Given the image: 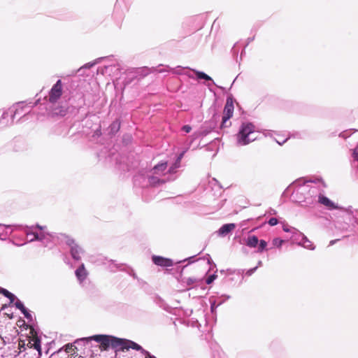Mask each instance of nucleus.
<instances>
[{"label":"nucleus","instance_id":"26","mask_svg":"<svg viewBox=\"0 0 358 358\" xmlns=\"http://www.w3.org/2000/svg\"><path fill=\"white\" fill-rule=\"evenodd\" d=\"M182 130L187 133H189L191 131V127L189 125H185L182 127Z\"/></svg>","mask_w":358,"mask_h":358},{"label":"nucleus","instance_id":"5","mask_svg":"<svg viewBox=\"0 0 358 358\" xmlns=\"http://www.w3.org/2000/svg\"><path fill=\"white\" fill-rule=\"evenodd\" d=\"M234 104L231 99H227L224 111H223V117H222V127H224L228 120H229L234 113Z\"/></svg>","mask_w":358,"mask_h":358},{"label":"nucleus","instance_id":"3","mask_svg":"<svg viewBox=\"0 0 358 358\" xmlns=\"http://www.w3.org/2000/svg\"><path fill=\"white\" fill-rule=\"evenodd\" d=\"M82 340L95 341L97 343H100V348L103 350H107L110 344V337L105 335H95L87 338H82Z\"/></svg>","mask_w":358,"mask_h":358},{"label":"nucleus","instance_id":"28","mask_svg":"<svg viewBox=\"0 0 358 358\" xmlns=\"http://www.w3.org/2000/svg\"><path fill=\"white\" fill-rule=\"evenodd\" d=\"M34 345V348L36 349H37V350L40 349V345H39V343H38L37 341H35V343Z\"/></svg>","mask_w":358,"mask_h":358},{"label":"nucleus","instance_id":"33","mask_svg":"<svg viewBox=\"0 0 358 358\" xmlns=\"http://www.w3.org/2000/svg\"><path fill=\"white\" fill-rule=\"evenodd\" d=\"M334 241H331L330 242V244H331V245H332V244H334Z\"/></svg>","mask_w":358,"mask_h":358},{"label":"nucleus","instance_id":"27","mask_svg":"<svg viewBox=\"0 0 358 358\" xmlns=\"http://www.w3.org/2000/svg\"><path fill=\"white\" fill-rule=\"evenodd\" d=\"M257 267H255L254 268H252L247 271V274L250 275L256 269Z\"/></svg>","mask_w":358,"mask_h":358},{"label":"nucleus","instance_id":"1","mask_svg":"<svg viewBox=\"0 0 358 358\" xmlns=\"http://www.w3.org/2000/svg\"><path fill=\"white\" fill-rule=\"evenodd\" d=\"M257 138L255 133V127L251 123H243L238 134V143L245 145L254 141Z\"/></svg>","mask_w":358,"mask_h":358},{"label":"nucleus","instance_id":"16","mask_svg":"<svg viewBox=\"0 0 358 358\" xmlns=\"http://www.w3.org/2000/svg\"><path fill=\"white\" fill-rule=\"evenodd\" d=\"M258 238L255 236H252L248 238L247 245L250 247L255 248L258 243Z\"/></svg>","mask_w":358,"mask_h":358},{"label":"nucleus","instance_id":"19","mask_svg":"<svg viewBox=\"0 0 358 358\" xmlns=\"http://www.w3.org/2000/svg\"><path fill=\"white\" fill-rule=\"evenodd\" d=\"M183 154H184V153H181V154L180 155V156L178 157V160H177V162H176V164H175L172 167H171V169H170V170H169V172H170V173L173 172L174 169H176V168H178V167L179 166L180 162V160H181V159H182V156H183Z\"/></svg>","mask_w":358,"mask_h":358},{"label":"nucleus","instance_id":"6","mask_svg":"<svg viewBox=\"0 0 358 358\" xmlns=\"http://www.w3.org/2000/svg\"><path fill=\"white\" fill-rule=\"evenodd\" d=\"M319 202L324 206H327L329 209H336L338 208V207L330 199H329L327 197L320 195L319 196Z\"/></svg>","mask_w":358,"mask_h":358},{"label":"nucleus","instance_id":"22","mask_svg":"<svg viewBox=\"0 0 358 358\" xmlns=\"http://www.w3.org/2000/svg\"><path fill=\"white\" fill-rule=\"evenodd\" d=\"M266 245L267 244H266V242L265 241H263V240L260 241V242H259V250L260 251L263 250L266 248Z\"/></svg>","mask_w":358,"mask_h":358},{"label":"nucleus","instance_id":"4","mask_svg":"<svg viewBox=\"0 0 358 358\" xmlns=\"http://www.w3.org/2000/svg\"><path fill=\"white\" fill-rule=\"evenodd\" d=\"M62 85L60 80H59L56 84H55L50 92L49 101L52 103L56 102L62 96Z\"/></svg>","mask_w":358,"mask_h":358},{"label":"nucleus","instance_id":"9","mask_svg":"<svg viewBox=\"0 0 358 358\" xmlns=\"http://www.w3.org/2000/svg\"><path fill=\"white\" fill-rule=\"evenodd\" d=\"M15 306L17 308H18L19 310H20L22 311V313H23V315H24V317L26 318L31 319V314L27 311V310L24 306L23 303L19 299H17L15 301Z\"/></svg>","mask_w":358,"mask_h":358},{"label":"nucleus","instance_id":"20","mask_svg":"<svg viewBox=\"0 0 358 358\" xmlns=\"http://www.w3.org/2000/svg\"><path fill=\"white\" fill-rule=\"evenodd\" d=\"M282 243H283V241L280 240V239H278V238H275L273 241V245L277 246V247H280L282 245Z\"/></svg>","mask_w":358,"mask_h":358},{"label":"nucleus","instance_id":"23","mask_svg":"<svg viewBox=\"0 0 358 358\" xmlns=\"http://www.w3.org/2000/svg\"><path fill=\"white\" fill-rule=\"evenodd\" d=\"M268 224L271 225V226H275L278 224V220L276 218H274V217H272L268 221Z\"/></svg>","mask_w":358,"mask_h":358},{"label":"nucleus","instance_id":"13","mask_svg":"<svg viewBox=\"0 0 358 358\" xmlns=\"http://www.w3.org/2000/svg\"><path fill=\"white\" fill-rule=\"evenodd\" d=\"M166 167H167L166 162L159 164L153 168L154 173L159 174L161 172H163L164 171H165Z\"/></svg>","mask_w":358,"mask_h":358},{"label":"nucleus","instance_id":"12","mask_svg":"<svg viewBox=\"0 0 358 358\" xmlns=\"http://www.w3.org/2000/svg\"><path fill=\"white\" fill-rule=\"evenodd\" d=\"M81 252V248L77 245H74L71 246V254L74 259H80V253Z\"/></svg>","mask_w":358,"mask_h":358},{"label":"nucleus","instance_id":"25","mask_svg":"<svg viewBox=\"0 0 358 358\" xmlns=\"http://www.w3.org/2000/svg\"><path fill=\"white\" fill-rule=\"evenodd\" d=\"M142 352L144 353L146 355L145 358H156L155 357L150 355L147 351L144 350H141Z\"/></svg>","mask_w":358,"mask_h":358},{"label":"nucleus","instance_id":"34","mask_svg":"<svg viewBox=\"0 0 358 358\" xmlns=\"http://www.w3.org/2000/svg\"><path fill=\"white\" fill-rule=\"evenodd\" d=\"M261 264H262V262H261V261H259V262H258V265H261Z\"/></svg>","mask_w":358,"mask_h":358},{"label":"nucleus","instance_id":"32","mask_svg":"<svg viewBox=\"0 0 358 358\" xmlns=\"http://www.w3.org/2000/svg\"><path fill=\"white\" fill-rule=\"evenodd\" d=\"M283 230H284L285 231H287H287H289V229H287V228H284V229H283Z\"/></svg>","mask_w":358,"mask_h":358},{"label":"nucleus","instance_id":"14","mask_svg":"<svg viewBox=\"0 0 358 358\" xmlns=\"http://www.w3.org/2000/svg\"><path fill=\"white\" fill-rule=\"evenodd\" d=\"M0 293L8 297L10 299V303L14 302L15 300V296L4 288L0 287Z\"/></svg>","mask_w":358,"mask_h":358},{"label":"nucleus","instance_id":"2","mask_svg":"<svg viewBox=\"0 0 358 358\" xmlns=\"http://www.w3.org/2000/svg\"><path fill=\"white\" fill-rule=\"evenodd\" d=\"M132 348L136 350H141L142 348L137 343L125 339H120L113 336V349L115 352L128 350Z\"/></svg>","mask_w":358,"mask_h":358},{"label":"nucleus","instance_id":"10","mask_svg":"<svg viewBox=\"0 0 358 358\" xmlns=\"http://www.w3.org/2000/svg\"><path fill=\"white\" fill-rule=\"evenodd\" d=\"M76 275L78 278V279L82 282L85 278L87 277V271L84 267V265L82 264L76 271Z\"/></svg>","mask_w":358,"mask_h":358},{"label":"nucleus","instance_id":"21","mask_svg":"<svg viewBox=\"0 0 358 358\" xmlns=\"http://www.w3.org/2000/svg\"><path fill=\"white\" fill-rule=\"evenodd\" d=\"M160 180L155 178V177H152L150 178V183L152 185H156L157 183H159Z\"/></svg>","mask_w":358,"mask_h":358},{"label":"nucleus","instance_id":"11","mask_svg":"<svg viewBox=\"0 0 358 358\" xmlns=\"http://www.w3.org/2000/svg\"><path fill=\"white\" fill-rule=\"evenodd\" d=\"M67 109L64 106L55 108L52 112L53 116H64L66 114Z\"/></svg>","mask_w":358,"mask_h":358},{"label":"nucleus","instance_id":"31","mask_svg":"<svg viewBox=\"0 0 358 358\" xmlns=\"http://www.w3.org/2000/svg\"><path fill=\"white\" fill-rule=\"evenodd\" d=\"M113 129H116V128L118 129L120 128V123H118V124H117V127H116V125H115V124L113 123Z\"/></svg>","mask_w":358,"mask_h":358},{"label":"nucleus","instance_id":"18","mask_svg":"<svg viewBox=\"0 0 358 358\" xmlns=\"http://www.w3.org/2000/svg\"><path fill=\"white\" fill-rule=\"evenodd\" d=\"M195 73H196L197 77L200 79H205L207 80H211V78L210 76H208L207 74H206L203 72L196 71Z\"/></svg>","mask_w":358,"mask_h":358},{"label":"nucleus","instance_id":"30","mask_svg":"<svg viewBox=\"0 0 358 358\" xmlns=\"http://www.w3.org/2000/svg\"><path fill=\"white\" fill-rule=\"evenodd\" d=\"M36 227H37L38 229H41V230H44V229H45V227H42V226L38 225V224H37V225L36 226Z\"/></svg>","mask_w":358,"mask_h":358},{"label":"nucleus","instance_id":"8","mask_svg":"<svg viewBox=\"0 0 358 358\" xmlns=\"http://www.w3.org/2000/svg\"><path fill=\"white\" fill-rule=\"evenodd\" d=\"M236 227L235 224L230 223L224 224L218 231V234L220 236H224L233 231Z\"/></svg>","mask_w":358,"mask_h":358},{"label":"nucleus","instance_id":"29","mask_svg":"<svg viewBox=\"0 0 358 358\" xmlns=\"http://www.w3.org/2000/svg\"><path fill=\"white\" fill-rule=\"evenodd\" d=\"M94 64V63H88V64H85L83 67H85V68H90Z\"/></svg>","mask_w":358,"mask_h":358},{"label":"nucleus","instance_id":"7","mask_svg":"<svg viewBox=\"0 0 358 358\" xmlns=\"http://www.w3.org/2000/svg\"><path fill=\"white\" fill-rule=\"evenodd\" d=\"M152 260L157 265L163 266H169L172 265V262L170 259L162 257L154 256L152 257Z\"/></svg>","mask_w":358,"mask_h":358},{"label":"nucleus","instance_id":"24","mask_svg":"<svg viewBox=\"0 0 358 358\" xmlns=\"http://www.w3.org/2000/svg\"><path fill=\"white\" fill-rule=\"evenodd\" d=\"M215 279V275H212L210 276H209L207 280H206V283L207 284H210L213 282V280Z\"/></svg>","mask_w":358,"mask_h":358},{"label":"nucleus","instance_id":"15","mask_svg":"<svg viewBox=\"0 0 358 358\" xmlns=\"http://www.w3.org/2000/svg\"><path fill=\"white\" fill-rule=\"evenodd\" d=\"M47 234L45 233V232H42L41 234H37V233H29V234H27L28 236H34V238H31V241H34V240H38V241H42L43 239H44L45 238V235Z\"/></svg>","mask_w":358,"mask_h":358},{"label":"nucleus","instance_id":"17","mask_svg":"<svg viewBox=\"0 0 358 358\" xmlns=\"http://www.w3.org/2000/svg\"><path fill=\"white\" fill-rule=\"evenodd\" d=\"M303 246L305 248L309 249V250H314V248H315L313 243L310 241H308L306 238H303Z\"/></svg>","mask_w":358,"mask_h":358}]
</instances>
